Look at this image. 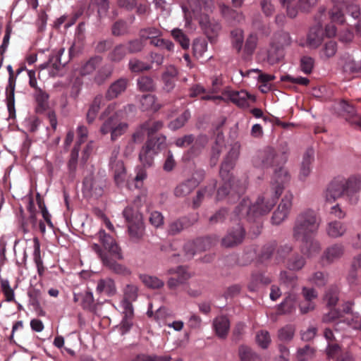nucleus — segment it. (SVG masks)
Masks as SVG:
<instances>
[{"label":"nucleus","mask_w":361,"mask_h":361,"mask_svg":"<svg viewBox=\"0 0 361 361\" xmlns=\"http://www.w3.org/2000/svg\"><path fill=\"white\" fill-rule=\"evenodd\" d=\"M140 105L142 111H158L161 106L157 103V97L153 94L142 95L140 99Z\"/></svg>","instance_id":"nucleus-35"},{"label":"nucleus","mask_w":361,"mask_h":361,"mask_svg":"<svg viewBox=\"0 0 361 361\" xmlns=\"http://www.w3.org/2000/svg\"><path fill=\"white\" fill-rule=\"evenodd\" d=\"M344 253V247L341 244H334L326 249L323 259L331 263L341 258Z\"/></svg>","instance_id":"nucleus-30"},{"label":"nucleus","mask_w":361,"mask_h":361,"mask_svg":"<svg viewBox=\"0 0 361 361\" xmlns=\"http://www.w3.org/2000/svg\"><path fill=\"white\" fill-rule=\"evenodd\" d=\"M246 188V184L243 181L229 183L223 182L222 185L217 190L216 200L220 201L227 197L228 202H234L245 193Z\"/></svg>","instance_id":"nucleus-5"},{"label":"nucleus","mask_w":361,"mask_h":361,"mask_svg":"<svg viewBox=\"0 0 361 361\" xmlns=\"http://www.w3.org/2000/svg\"><path fill=\"white\" fill-rule=\"evenodd\" d=\"M230 36L231 39V45L237 53H240L243 49L244 41V32L242 29L235 28L231 31Z\"/></svg>","instance_id":"nucleus-39"},{"label":"nucleus","mask_w":361,"mask_h":361,"mask_svg":"<svg viewBox=\"0 0 361 361\" xmlns=\"http://www.w3.org/2000/svg\"><path fill=\"white\" fill-rule=\"evenodd\" d=\"M293 246L286 243L276 248L275 261L277 264L284 262L286 257L293 252Z\"/></svg>","instance_id":"nucleus-53"},{"label":"nucleus","mask_w":361,"mask_h":361,"mask_svg":"<svg viewBox=\"0 0 361 361\" xmlns=\"http://www.w3.org/2000/svg\"><path fill=\"white\" fill-rule=\"evenodd\" d=\"M102 100L103 96L102 94H97L90 105L89 109L86 114V119L89 124L92 123L95 120L101 108Z\"/></svg>","instance_id":"nucleus-34"},{"label":"nucleus","mask_w":361,"mask_h":361,"mask_svg":"<svg viewBox=\"0 0 361 361\" xmlns=\"http://www.w3.org/2000/svg\"><path fill=\"white\" fill-rule=\"evenodd\" d=\"M314 349L309 345L299 348L296 353L297 361H308L311 360L314 357Z\"/></svg>","instance_id":"nucleus-63"},{"label":"nucleus","mask_w":361,"mask_h":361,"mask_svg":"<svg viewBox=\"0 0 361 361\" xmlns=\"http://www.w3.org/2000/svg\"><path fill=\"white\" fill-rule=\"evenodd\" d=\"M93 6L97 8V13L99 18L106 17L110 8L109 0H90L88 8Z\"/></svg>","instance_id":"nucleus-40"},{"label":"nucleus","mask_w":361,"mask_h":361,"mask_svg":"<svg viewBox=\"0 0 361 361\" xmlns=\"http://www.w3.org/2000/svg\"><path fill=\"white\" fill-rule=\"evenodd\" d=\"M137 85L141 92H154L157 85L154 79L148 75H142L137 78Z\"/></svg>","instance_id":"nucleus-41"},{"label":"nucleus","mask_w":361,"mask_h":361,"mask_svg":"<svg viewBox=\"0 0 361 361\" xmlns=\"http://www.w3.org/2000/svg\"><path fill=\"white\" fill-rule=\"evenodd\" d=\"M225 149V145L216 140L211 148L209 165L211 167H214L217 165L220 155Z\"/></svg>","instance_id":"nucleus-46"},{"label":"nucleus","mask_w":361,"mask_h":361,"mask_svg":"<svg viewBox=\"0 0 361 361\" xmlns=\"http://www.w3.org/2000/svg\"><path fill=\"white\" fill-rule=\"evenodd\" d=\"M339 289L336 286H330L326 291L324 301L329 307H334L338 301Z\"/></svg>","instance_id":"nucleus-54"},{"label":"nucleus","mask_w":361,"mask_h":361,"mask_svg":"<svg viewBox=\"0 0 361 361\" xmlns=\"http://www.w3.org/2000/svg\"><path fill=\"white\" fill-rule=\"evenodd\" d=\"M103 57L99 55H94L87 60L80 68V74L82 76L92 74L102 64Z\"/></svg>","instance_id":"nucleus-18"},{"label":"nucleus","mask_w":361,"mask_h":361,"mask_svg":"<svg viewBox=\"0 0 361 361\" xmlns=\"http://www.w3.org/2000/svg\"><path fill=\"white\" fill-rule=\"evenodd\" d=\"M274 194L267 191L257 198L254 204L248 199H243L235 207L233 213L238 218H245L247 221L254 222L261 216L267 214L276 204L278 199Z\"/></svg>","instance_id":"nucleus-1"},{"label":"nucleus","mask_w":361,"mask_h":361,"mask_svg":"<svg viewBox=\"0 0 361 361\" xmlns=\"http://www.w3.org/2000/svg\"><path fill=\"white\" fill-rule=\"evenodd\" d=\"M246 236V230L239 221L230 227L221 240V245L224 248H233L241 245Z\"/></svg>","instance_id":"nucleus-6"},{"label":"nucleus","mask_w":361,"mask_h":361,"mask_svg":"<svg viewBox=\"0 0 361 361\" xmlns=\"http://www.w3.org/2000/svg\"><path fill=\"white\" fill-rule=\"evenodd\" d=\"M106 187V178L97 173H90L84 178L82 181V192L88 197H101L104 193Z\"/></svg>","instance_id":"nucleus-3"},{"label":"nucleus","mask_w":361,"mask_h":361,"mask_svg":"<svg viewBox=\"0 0 361 361\" xmlns=\"http://www.w3.org/2000/svg\"><path fill=\"white\" fill-rule=\"evenodd\" d=\"M34 96L37 102L35 111L37 114L44 113L49 109V94L42 88H37Z\"/></svg>","instance_id":"nucleus-27"},{"label":"nucleus","mask_w":361,"mask_h":361,"mask_svg":"<svg viewBox=\"0 0 361 361\" xmlns=\"http://www.w3.org/2000/svg\"><path fill=\"white\" fill-rule=\"evenodd\" d=\"M157 154L167 147L166 136L159 134L155 137H147L145 143Z\"/></svg>","instance_id":"nucleus-23"},{"label":"nucleus","mask_w":361,"mask_h":361,"mask_svg":"<svg viewBox=\"0 0 361 361\" xmlns=\"http://www.w3.org/2000/svg\"><path fill=\"white\" fill-rule=\"evenodd\" d=\"M219 239L216 235H207L195 239L196 246L199 252H205L214 247Z\"/></svg>","instance_id":"nucleus-28"},{"label":"nucleus","mask_w":361,"mask_h":361,"mask_svg":"<svg viewBox=\"0 0 361 361\" xmlns=\"http://www.w3.org/2000/svg\"><path fill=\"white\" fill-rule=\"evenodd\" d=\"M286 156L283 153L278 154L274 148L267 147L259 152L255 158V164L262 168L279 166L281 163L286 161Z\"/></svg>","instance_id":"nucleus-7"},{"label":"nucleus","mask_w":361,"mask_h":361,"mask_svg":"<svg viewBox=\"0 0 361 361\" xmlns=\"http://www.w3.org/2000/svg\"><path fill=\"white\" fill-rule=\"evenodd\" d=\"M135 222L128 225V231L130 239L134 242L140 241L145 235V225L143 219L135 218Z\"/></svg>","instance_id":"nucleus-20"},{"label":"nucleus","mask_w":361,"mask_h":361,"mask_svg":"<svg viewBox=\"0 0 361 361\" xmlns=\"http://www.w3.org/2000/svg\"><path fill=\"white\" fill-rule=\"evenodd\" d=\"M258 42L257 34L250 33L246 38L245 46L242 53V59L244 61H249L254 54Z\"/></svg>","instance_id":"nucleus-24"},{"label":"nucleus","mask_w":361,"mask_h":361,"mask_svg":"<svg viewBox=\"0 0 361 361\" xmlns=\"http://www.w3.org/2000/svg\"><path fill=\"white\" fill-rule=\"evenodd\" d=\"M113 73V68L109 66H104L99 68L94 77V82L98 85H102L111 78Z\"/></svg>","instance_id":"nucleus-47"},{"label":"nucleus","mask_w":361,"mask_h":361,"mask_svg":"<svg viewBox=\"0 0 361 361\" xmlns=\"http://www.w3.org/2000/svg\"><path fill=\"white\" fill-rule=\"evenodd\" d=\"M232 102L240 107L245 108L249 106V100L255 102V97L250 94L247 92L241 90L240 92H231L229 94Z\"/></svg>","instance_id":"nucleus-21"},{"label":"nucleus","mask_w":361,"mask_h":361,"mask_svg":"<svg viewBox=\"0 0 361 361\" xmlns=\"http://www.w3.org/2000/svg\"><path fill=\"white\" fill-rule=\"evenodd\" d=\"M314 235H307L299 238V249L301 254L307 257H312L319 253L322 247L319 242L314 238Z\"/></svg>","instance_id":"nucleus-10"},{"label":"nucleus","mask_w":361,"mask_h":361,"mask_svg":"<svg viewBox=\"0 0 361 361\" xmlns=\"http://www.w3.org/2000/svg\"><path fill=\"white\" fill-rule=\"evenodd\" d=\"M126 46L123 44H118L108 54L107 59L111 62L118 63L126 57Z\"/></svg>","instance_id":"nucleus-38"},{"label":"nucleus","mask_w":361,"mask_h":361,"mask_svg":"<svg viewBox=\"0 0 361 361\" xmlns=\"http://www.w3.org/2000/svg\"><path fill=\"white\" fill-rule=\"evenodd\" d=\"M240 153V145L238 142H235L231 146L229 151L224 157L220 166H235L239 158Z\"/></svg>","instance_id":"nucleus-25"},{"label":"nucleus","mask_w":361,"mask_h":361,"mask_svg":"<svg viewBox=\"0 0 361 361\" xmlns=\"http://www.w3.org/2000/svg\"><path fill=\"white\" fill-rule=\"evenodd\" d=\"M221 13L227 20L233 23H240L244 20V16L242 13L238 12L231 7L224 4L220 6Z\"/></svg>","instance_id":"nucleus-29"},{"label":"nucleus","mask_w":361,"mask_h":361,"mask_svg":"<svg viewBox=\"0 0 361 361\" xmlns=\"http://www.w3.org/2000/svg\"><path fill=\"white\" fill-rule=\"evenodd\" d=\"M276 244L275 243L267 244L263 246L261 252L259 255V259L261 262H266L269 261L276 254Z\"/></svg>","instance_id":"nucleus-62"},{"label":"nucleus","mask_w":361,"mask_h":361,"mask_svg":"<svg viewBox=\"0 0 361 361\" xmlns=\"http://www.w3.org/2000/svg\"><path fill=\"white\" fill-rule=\"evenodd\" d=\"M344 185L345 195L353 196L361 190V179L356 177H350L347 180H342Z\"/></svg>","instance_id":"nucleus-33"},{"label":"nucleus","mask_w":361,"mask_h":361,"mask_svg":"<svg viewBox=\"0 0 361 361\" xmlns=\"http://www.w3.org/2000/svg\"><path fill=\"white\" fill-rule=\"evenodd\" d=\"M93 294L90 291H87L82 296V307L84 310L91 312L96 313L98 304H94Z\"/></svg>","instance_id":"nucleus-61"},{"label":"nucleus","mask_w":361,"mask_h":361,"mask_svg":"<svg viewBox=\"0 0 361 361\" xmlns=\"http://www.w3.org/2000/svg\"><path fill=\"white\" fill-rule=\"evenodd\" d=\"M98 235L103 247L108 251L111 256L118 260L123 259L122 250L111 235L107 234L104 230H100Z\"/></svg>","instance_id":"nucleus-11"},{"label":"nucleus","mask_w":361,"mask_h":361,"mask_svg":"<svg viewBox=\"0 0 361 361\" xmlns=\"http://www.w3.org/2000/svg\"><path fill=\"white\" fill-rule=\"evenodd\" d=\"M290 180V175L287 169L283 166H277L271 178L270 192L274 194L276 197H279Z\"/></svg>","instance_id":"nucleus-8"},{"label":"nucleus","mask_w":361,"mask_h":361,"mask_svg":"<svg viewBox=\"0 0 361 361\" xmlns=\"http://www.w3.org/2000/svg\"><path fill=\"white\" fill-rule=\"evenodd\" d=\"M235 167V166L219 167V174L223 182L229 183L235 181H241L240 180L236 178L233 175V170Z\"/></svg>","instance_id":"nucleus-55"},{"label":"nucleus","mask_w":361,"mask_h":361,"mask_svg":"<svg viewBox=\"0 0 361 361\" xmlns=\"http://www.w3.org/2000/svg\"><path fill=\"white\" fill-rule=\"evenodd\" d=\"M326 232L331 238H338L344 234L345 228L341 222L332 221L328 224Z\"/></svg>","instance_id":"nucleus-58"},{"label":"nucleus","mask_w":361,"mask_h":361,"mask_svg":"<svg viewBox=\"0 0 361 361\" xmlns=\"http://www.w3.org/2000/svg\"><path fill=\"white\" fill-rule=\"evenodd\" d=\"M199 26L210 43L216 42L222 26L219 20L210 17L207 13H202L198 18Z\"/></svg>","instance_id":"nucleus-4"},{"label":"nucleus","mask_w":361,"mask_h":361,"mask_svg":"<svg viewBox=\"0 0 361 361\" xmlns=\"http://www.w3.org/2000/svg\"><path fill=\"white\" fill-rule=\"evenodd\" d=\"M305 263V259L302 255L295 253L288 259L287 267L290 270L299 271L304 267Z\"/></svg>","instance_id":"nucleus-56"},{"label":"nucleus","mask_w":361,"mask_h":361,"mask_svg":"<svg viewBox=\"0 0 361 361\" xmlns=\"http://www.w3.org/2000/svg\"><path fill=\"white\" fill-rule=\"evenodd\" d=\"M238 355L241 361H261L259 356L246 345L239 346Z\"/></svg>","instance_id":"nucleus-49"},{"label":"nucleus","mask_w":361,"mask_h":361,"mask_svg":"<svg viewBox=\"0 0 361 361\" xmlns=\"http://www.w3.org/2000/svg\"><path fill=\"white\" fill-rule=\"evenodd\" d=\"M343 195H345V189L342 180L335 179L328 185L325 192V198L327 202H333Z\"/></svg>","instance_id":"nucleus-16"},{"label":"nucleus","mask_w":361,"mask_h":361,"mask_svg":"<svg viewBox=\"0 0 361 361\" xmlns=\"http://www.w3.org/2000/svg\"><path fill=\"white\" fill-rule=\"evenodd\" d=\"M204 173L203 171H195L192 176L180 183L173 190V194L176 197H183L192 192L203 180Z\"/></svg>","instance_id":"nucleus-9"},{"label":"nucleus","mask_w":361,"mask_h":361,"mask_svg":"<svg viewBox=\"0 0 361 361\" xmlns=\"http://www.w3.org/2000/svg\"><path fill=\"white\" fill-rule=\"evenodd\" d=\"M116 286L114 281L111 279H100L98 281L97 291L99 293L104 292L109 295L115 294Z\"/></svg>","instance_id":"nucleus-48"},{"label":"nucleus","mask_w":361,"mask_h":361,"mask_svg":"<svg viewBox=\"0 0 361 361\" xmlns=\"http://www.w3.org/2000/svg\"><path fill=\"white\" fill-rule=\"evenodd\" d=\"M295 329L291 324L286 325L278 331V338L283 342H290L295 334Z\"/></svg>","instance_id":"nucleus-60"},{"label":"nucleus","mask_w":361,"mask_h":361,"mask_svg":"<svg viewBox=\"0 0 361 361\" xmlns=\"http://www.w3.org/2000/svg\"><path fill=\"white\" fill-rule=\"evenodd\" d=\"M155 155L157 154L144 144L139 152V160L145 167H150L154 163Z\"/></svg>","instance_id":"nucleus-37"},{"label":"nucleus","mask_w":361,"mask_h":361,"mask_svg":"<svg viewBox=\"0 0 361 361\" xmlns=\"http://www.w3.org/2000/svg\"><path fill=\"white\" fill-rule=\"evenodd\" d=\"M64 52V49L62 48V49H60L56 54L55 55H51L49 56V60L41 64L39 66V68L41 70H43V69H45V68H47L49 67H53L56 72H54L53 74H56V73L59 71L62 67H64L65 65L66 64V61H64V62H62L61 61V56H62V54H63Z\"/></svg>","instance_id":"nucleus-26"},{"label":"nucleus","mask_w":361,"mask_h":361,"mask_svg":"<svg viewBox=\"0 0 361 361\" xmlns=\"http://www.w3.org/2000/svg\"><path fill=\"white\" fill-rule=\"evenodd\" d=\"M271 279L261 271H254L250 275V281L247 285V288L250 292H257L260 286H267L271 283Z\"/></svg>","instance_id":"nucleus-17"},{"label":"nucleus","mask_w":361,"mask_h":361,"mask_svg":"<svg viewBox=\"0 0 361 361\" xmlns=\"http://www.w3.org/2000/svg\"><path fill=\"white\" fill-rule=\"evenodd\" d=\"M322 40V30L319 27H312L307 37V42L308 45L313 48H317L319 46Z\"/></svg>","instance_id":"nucleus-50"},{"label":"nucleus","mask_w":361,"mask_h":361,"mask_svg":"<svg viewBox=\"0 0 361 361\" xmlns=\"http://www.w3.org/2000/svg\"><path fill=\"white\" fill-rule=\"evenodd\" d=\"M109 166L114 171V181L117 186L121 185L125 180L126 174L123 161L118 159V152H114L110 158Z\"/></svg>","instance_id":"nucleus-12"},{"label":"nucleus","mask_w":361,"mask_h":361,"mask_svg":"<svg viewBox=\"0 0 361 361\" xmlns=\"http://www.w3.org/2000/svg\"><path fill=\"white\" fill-rule=\"evenodd\" d=\"M193 225V222L188 217L183 216L169 224L168 233L170 235H176L185 229Z\"/></svg>","instance_id":"nucleus-22"},{"label":"nucleus","mask_w":361,"mask_h":361,"mask_svg":"<svg viewBox=\"0 0 361 361\" xmlns=\"http://www.w3.org/2000/svg\"><path fill=\"white\" fill-rule=\"evenodd\" d=\"M321 219L312 209H306L296 216L293 226V238L298 240L299 238L307 235H315L320 226Z\"/></svg>","instance_id":"nucleus-2"},{"label":"nucleus","mask_w":361,"mask_h":361,"mask_svg":"<svg viewBox=\"0 0 361 361\" xmlns=\"http://www.w3.org/2000/svg\"><path fill=\"white\" fill-rule=\"evenodd\" d=\"M139 278L147 287L152 289H159L162 288L164 285L162 280L154 276L140 274Z\"/></svg>","instance_id":"nucleus-52"},{"label":"nucleus","mask_w":361,"mask_h":361,"mask_svg":"<svg viewBox=\"0 0 361 361\" xmlns=\"http://www.w3.org/2000/svg\"><path fill=\"white\" fill-rule=\"evenodd\" d=\"M284 57V49L271 43V47L268 51L267 61L274 65L280 62Z\"/></svg>","instance_id":"nucleus-45"},{"label":"nucleus","mask_w":361,"mask_h":361,"mask_svg":"<svg viewBox=\"0 0 361 361\" xmlns=\"http://www.w3.org/2000/svg\"><path fill=\"white\" fill-rule=\"evenodd\" d=\"M190 118V112L187 109L184 111V112L181 114L178 117L171 121L169 123L168 127L172 130H177L183 127Z\"/></svg>","instance_id":"nucleus-57"},{"label":"nucleus","mask_w":361,"mask_h":361,"mask_svg":"<svg viewBox=\"0 0 361 361\" xmlns=\"http://www.w3.org/2000/svg\"><path fill=\"white\" fill-rule=\"evenodd\" d=\"M130 80L127 78H120L112 82L105 92V99L107 101L113 100L118 97L126 92Z\"/></svg>","instance_id":"nucleus-13"},{"label":"nucleus","mask_w":361,"mask_h":361,"mask_svg":"<svg viewBox=\"0 0 361 361\" xmlns=\"http://www.w3.org/2000/svg\"><path fill=\"white\" fill-rule=\"evenodd\" d=\"M140 128L147 133V137H155V134L164 128V122L148 120L140 124Z\"/></svg>","instance_id":"nucleus-31"},{"label":"nucleus","mask_w":361,"mask_h":361,"mask_svg":"<svg viewBox=\"0 0 361 361\" xmlns=\"http://www.w3.org/2000/svg\"><path fill=\"white\" fill-rule=\"evenodd\" d=\"M296 296L290 294L286 297L284 300L279 305L278 311L280 314L291 313L295 308Z\"/></svg>","instance_id":"nucleus-44"},{"label":"nucleus","mask_w":361,"mask_h":361,"mask_svg":"<svg viewBox=\"0 0 361 361\" xmlns=\"http://www.w3.org/2000/svg\"><path fill=\"white\" fill-rule=\"evenodd\" d=\"M116 259L115 257L108 255L106 257H102V262L104 267L114 274L122 276L130 275L131 271L130 269L126 266L117 262Z\"/></svg>","instance_id":"nucleus-15"},{"label":"nucleus","mask_w":361,"mask_h":361,"mask_svg":"<svg viewBox=\"0 0 361 361\" xmlns=\"http://www.w3.org/2000/svg\"><path fill=\"white\" fill-rule=\"evenodd\" d=\"M213 326L217 336L224 339L227 337L230 329V321L226 316H219L214 319Z\"/></svg>","instance_id":"nucleus-19"},{"label":"nucleus","mask_w":361,"mask_h":361,"mask_svg":"<svg viewBox=\"0 0 361 361\" xmlns=\"http://www.w3.org/2000/svg\"><path fill=\"white\" fill-rule=\"evenodd\" d=\"M121 121L119 114L118 112L114 113L111 116L107 118L100 128V132L103 135L110 133L116 124Z\"/></svg>","instance_id":"nucleus-51"},{"label":"nucleus","mask_w":361,"mask_h":361,"mask_svg":"<svg viewBox=\"0 0 361 361\" xmlns=\"http://www.w3.org/2000/svg\"><path fill=\"white\" fill-rule=\"evenodd\" d=\"M272 43L284 49L286 47L290 44L291 38L288 32L279 31L274 35Z\"/></svg>","instance_id":"nucleus-59"},{"label":"nucleus","mask_w":361,"mask_h":361,"mask_svg":"<svg viewBox=\"0 0 361 361\" xmlns=\"http://www.w3.org/2000/svg\"><path fill=\"white\" fill-rule=\"evenodd\" d=\"M128 68L133 73H140L149 71L152 68L150 65L147 64L135 58L129 61Z\"/></svg>","instance_id":"nucleus-64"},{"label":"nucleus","mask_w":361,"mask_h":361,"mask_svg":"<svg viewBox=\"0 0 361 361\" xmlns=\"http://www.w3.org/2000/svg\"><path fill=\"white\" fill-rule=\"evenodd\" d=\"M79 151H80V144L75 145L71 152L70 159L68 161V171H69V176L72 178H74L75 176V171H76L77 166H78Z\"/></svg>","instance_id":"nucleus-43"},{"label":"nucleus","mask_w":361,"mask_h":361,"mask_svg":"<svg viewBox=\"0 0 361 361\" xmlns=\"http://www.w3.org/2000/svg\"><path fill=\"white\" fill-rule=\"evenodd\" d=\"M215 185L213 186H205L199 189L196 195L192 200V207L193 209H197L200 207L204 197H212L214 192Z\"/></svg>","instance_id":"nucleus-36"},{"label":"nucleus","mask_w":361,"mask_h":361,"mask_svg":"<svg viewBox=\"0 0 361 361\" xmlns=\"http://www.w3.org/2000/svg\"><path fill=\"white\" fill-rule=\"evenodd\" d=\"M314 151L312 148L307 149L303 156V160L301 164L299 178L300 180H305L310 173V165L313 160Z\"/></svg>","instance_id":"nucleus-32"},{"label":"nucleus","mask_w":361,"mask_h":361,"mask_svg":"<svg viewBox=\"0 0 361 361\" xmlns=\"http://www.w3.org/2000/svg\"><path fill=\"white\" fill-rule=\"evenodd\" d=\"M178 73V69L173 65L166 68V70L161 74V80L164 83L163 90L166 92L169 93L175 88Z\"/></svg>","instance_id":"nucleus-14"},{"label":"nucleus","mask_w":361,"mask_h":361,"mask_svg":"<svg viewBox=\"0 0 361 361\" xmlns=\"http://www.w3.org/2000/svg\"><path fill=\"white\" fill-rule=\"evenodd\" d=\"M188 2L193 12L209 11L214 7L213 0H188Z\"/></svg>","instance_id":"nucleus-42"}]
</instances>
